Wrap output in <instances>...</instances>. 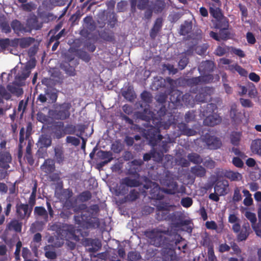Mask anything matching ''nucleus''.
Returning <instances> with one entry per match:
<instances>
[{
  "label": "nucleus",
  "instance_id": "nucleus-56",
  "mask_svg": "<svg viewBox=\"0 0 261 261\" xmlns=\"http://www.w3.org/2000/svg\"><path fill=\"white\" fill-rule=\"evenodd\" d=\"M122 96L129 101H132L135 98L134 91L129 88L122 93Z\"/></svg>",
  "mask_w": 261,
  "mask_h": 261
},
{
  "label": "nucleus",
  "instance_id": "nucleus-27",
  "mask_svg": "<svg viewBox=\"0 0 261 261\" xmlns=\"http://www.w3.org/2000/svg\"><path fill=\"white\" fill-rule=\"evenodd\" d=\"M163 184L168 188L165 191L167 193L174 194L175 190L177 188V184L173 178L168 179L167 177V179H165Z\"/></svg>",
  "mask_w": 261,
  "mask_h": 261
},
{
  "label": "nucleus",
  "instance_id": "nucleus-39",
  "mask_svg": "<svg viewBox=\"0 0 261 261\" xmlns=\"http://www.w3.org/2000/svg\"><path fill=\"white\" fill-rule=\"evenodd\" d=\"M206 228L211 230H216L217 232H220L224 228L223 222L219 225V228L216 223L214 221H206L205 223Z\"/></svg>",
  "mask_w": 261,
  "mask_h": 261
},
{
  "label": "nucleus",
  "instance_id": "nucleus-28",
  "mask_svg": "<svg viewBox=\"0 0 261 261\" xmlns=\"http://www.w3.org/2000/svg\"><path fill=\"white\" fill-rule=\"evenodd\" d=\"M51 137L47 134L41 135L38 141L40 148H48L51 145Z\"/></svg>",
  "mask_w": 261,
  "mask_h": 261
},
{
  "label": "nucleus",
  "instance_id": "nucleus-52",
  "mask_svg": "<svg viewBox=\"0 0 261 261\" xmlns=\"http://www.w3.org/2000/svg\"><path fill=\"white\" fill-rule=\"evenodd\" d=\"M97 156L101 160L113 159L112 153L110 151L100 150L96 153Z\"/></svg>",
  "mask_w": 261,
  "mask_h": 261
},
{
  "label": "nucleus",
  "instance_id": "nucleus-50",
  "mask_svg": "<svg viewBox=\"0 0 261 261\" xmlns=\"http://www.w3.org/2000/svg\"><path fill=\"white\" fill-rule=\"evenodd\" d=\"M248 88H249V91H248L249 97L251 98H256L257 96L258 92H257L256 88H255V85L253 83L250 82L248 84Z\"/></svg>",
  "mask_w": 261,
  "mask_h": 261
},
{
  "label": "nucleus",
  "instance_id": "nucleus-17",
  "mask_svg": "<svg viewBox=\"0 0 261 261\" xmlns=\"http://www.w3.org/2000/svg\"><path fill=\"white\" fill-rule=\"evenodd\" d=\"M40 169L45 175L49 174L55 171L56 166L54 161L50 158L45 159L41 165Z\"/></svg>",
  "mask_w": 261,
  "mask_h": 261
},
{
  "label": "nucleus",
  "instance_id": "nucleus-60",
  "mask_svg": "<svg viewBox=\"0 0 261 261\" xmlns=\"http://www.w3.org/2000/svg\"><path fill=\"white\" fill-rule=\"evenodd\" d=\"M204 75L199 76L200 77V84L209 83L213 80V75L210 73H203Z\"/></svg>",
  "mask_w": 261,
  "mask_h": 261
},
{
  "label": "nucleus",
  "instance_id": "nucleus-29",
  "mask_svg": "<svg viewBox=\"0 0 261 261\" xmlns=\"http://www.w3.org/2000/svg\"><path fill=\"white\" fill-rule=\"evenodd\" d=\"M228 69L232 73L237 72L242 76L247 77L248 74L247 71L237 63L229 65Z\"/></svg>",
  "mask_w": 261,
  "mask_h": 261
},
{
  "label": "nucleus",
  "instance_id": "nucleus-43",
  "mask_svg": "<svg viewBox=\"0 0 261 261\" xmlns=\"http://www.w3.org/2000/svg\"><path fill=\"white\" fill-rule=\"evenodd\" d=\"M151 158L154 159L155 161L161 160L162 157L160 153L153 151L149 153H145L143 155V160L145 161H148Z\"/></svg>",
  "mask_w": 261,
  "mask_h": 261
},
{
  "label": "nucleus",
  "instance_id": "nucleus-30",
  "mask_svg": "<svg viewBox=\"0 0 261 261\" xmlns=\"http://www.w3.org/2000/svg\"><path fill=\"white\" fill-rule=\"evenodd\" d=\"M209 35L212 38L217 41H226L230 38V36L227 33H224L220 30L219 33L211 31Z\"/></svg>",
  "mask_w": 261,
  "mask_h": 261
},
{
  "label": "nucleus",
  "instance_id": "nucleus-6",
  "mask_svg": "<svg viewBox=\"0 0 261 261\" xmlns=\"http://www.w3.org/2000/svg\"><path fill=\"white\" fill-rule=\"evenodd\" d=\"M169 221L171 222L172 227H173L179 228L186 226L187 232H191L192 231L191 227L189 226L190 221L185 219L181 215L178 214L177 212L171 213Z\"/></svg>",
  "mask_w": 261,
  "mask_h": 261
},
{
  "label": "nucleus",
  "instance_id": "nucleus-20",
  "mask_svg": "<svg viewBox=\"0 0 261 261\" xmlns=\"http://www.w3.org/2000/svg\"><path fill=\"white\" fill-rule=\"evenodd\" d=\"M221 121V117L217 114L214 113L207 116L204 119L203 123L205 125L214 126L220 123Z\"/></svg>",
  "mask_w": 261,
  "mask_h": 261
},
{
  "label": "nucleus",
  "instance_id": "nucleus-31",
  "mask_svg": "<svg viewBox=\"0 0 261 261\" xmlns=\"http://www.w3.org/2000/svg\"><path fill=\"white\" fill-rule=\"evenodd\" d=\"M192 22L191 21L186 20L184 23L180 25L179 34L182 36H186L190 33L192 29Z\"/></svg>",
  "mask_w": 261,
  "mask_h": 261
},
{
  "label": "nucleus",
  "instance_id": "nucleus-22",
  "mask_svg": "<svg viewBox=\"0 0 261 261\" xmlns=\"http://www.w3.org/2000/svg\"><path fill=\"white\" fill-rule=\"evenodd\" d=\"M229 115L232 122L236 124L240 123L242 121V115L240 112L238 111L237 106L236 104L231 105Z\"/></svg>",
  "mask_w": 261,
  "mask_h": 261
},
{
  "label": "nucleus",
  "instance_id": "nucleus-5",
  "mask_svg": "<svg viewBox=\"0 0 261 261\" xmlns=\"http://www.w3.org/2000/svg\"><path fill=\"white\" fill-rule=\"evenodd\" d=\"M233 231L237 234L238 242H242L247 240L251 232L250 224L248 222H244L242 228L239 223H235L232 226Z\"/></svg>",
  "mask_w": 261,
  "mask_h": 261
},
{
  "label": "nucleus",
  "instance_id": "nucleus-47",
  "mask_svg": "<svg viewBox=\"0 0 261 261\" xmlns=\"http://www.w3.org/2000/svg\"><path fill=\"white\" fill-rule=\"evenodd\" d=\"M174 206V205L170 204L169 203L161 202L156 205V210L158 211H170Z\"/></svg>",
  "mask_w": 261,
  "mask_h": 261
},
{
  "label": "nucleus",
  "instance_id": "nucleus-57",
  "mask_svg": "<svg viewBox=\"0 0 261 261\" xmlns=\"http://www.w3.org/2000/svg\"><path fill=\"white\" fill-rule=\"evenodd\" d=\"M165 7V3L163 0L157 1L153 7L154 10L155 12H161Z\"/></svg>",
  "mask_w": 261,
  "mask_h": 261
},
{
  "label": "nucleus",
  "instance_id": "nucleus-15",
  "mask_svg": "<svg viewBox=\"0 0 261 261\" xmlns=\"http://www.w3.org/2000/svg\"><path fill=\"white\" fill-rule=\"evenodd\" d=\"M204 138L205 143L211 149L219 148L222 145L221 140L217 137L206 134Z\"/></svg>",
  "mask_w": 261,
  "mask_h": 261
},
{
  "label": "nucleus",
  "instance_id": "nucleus-64",
  "mask_svg": "<svg viewBox=\"0 0 261 261\" xmlns=\"http://www.w3.org/2000/svg\"><path fill=\"white\" fill-rule=\"evenodd\" d=\"M123 148V145L120 141H115L112 145V149L115 153L120 152Z\"/></svg>",
  "mask_w": 261,
  "mask_h": 261
},
{
  "label": "nucleus",
  "instance_id": "nucleus-48",
  "mask_svg": "<svg viewBox=\"0 0 261 261\" xmlns=\"http://www.w3.org/2000/svg\"><path fill=\"white\" fill-rule=\"evenodd\" d=\"M217 109V106L215 103H207L206 104V107L203 109V115L207 116L208 115H211V113H214L215 111Z\"/></svg>",
  "mask_w": 261,
  "mask_h": 261
},
{
  "label": "nucleus",
  "instance_id": "nucleus-33",
  "mask_svg": "<svg viewBox=\"0 0 261 261\" xmlns=\"http://www.w3.org/2000/svg\"><path fill=\"white\" fill-rule=\"evenodd\" d=\"M22 223L16 219L12 220L7 225L9 230H14L15 232H20L22 229Z\"/></svg>",
  "mask_w": 261,
  "mask_h": 261
},
{
  "label": "nucleus",
  "instance_id": "nucleus-12",
  "mask_svg": "<svg viewBox=\"0 0 261 261\" xmlns=\"http://www.w3.org/2000/svg\"><path fill=\"white\" fill-rule=\"evenodd\" d=\"M214 26L215 29H219L220 31L227 33L230 36L231 33L229 31V19L224 15L215 19L214 21Z\"/></svg>",
  "mask_w": 261,
  "mask_h": 261
},
{
  "label": "nucleus",
  "instance_id": "nucleus-46",
  "mask_svg": "<svg viewBox=\"0 0 261 261\" xmlns=\"http://www.w3.org/2000/svg\"><path fill=\"white\" fill-rule=\"evenodd\" d=\"M24 128L22 127L20 129L19 132V145H18V156L21 157L22 154V149H23V143L24 140Z\"/></svg>",
  "mask_w": 261,
  "mask_h": 261
},
{
  "label": "nucleus",
  "instance_id": "nucleus-45",
  "mask_svg": "<svg viewBox=\"0 0 261 261\" xmlns=\"http://www.w3.org/2000/svg\"><path fill=\"white\" fill-rule=\"evenodd\" d=\"M187 157L190 162L195 164H200L203 162L200 155L196 153H189Z\"/></svg>",
  "mask_w": 261,
  "mask_h": 261
},
{
  "label": "nucleus",
  "instance_id": "nucleus-9",
  "mask_svg": "<svg viewBox=\"0 0 261 261\" xmlns=\"http://www.w3.org/2000/svg\"><path fill=\"white\" fill-rule=\"evenodd\" d=\"M33 210L27 203H17L16 205V212L19 219L23 220L28 219Z\"/></svg>",
  "mask_w": 261,
  "mask_h": 261
},
{
  "label": "nucleus",
  "instance_id": "nucleus-8",
  "mask_svg": "<svg viewBox=\"0 0 261 261\" xmlns=\"http://www.w3.org/2000/svg\"><path fill=\"white\" fill-rule=\"evenodd\" d=\"M71 107L70 102H65L59 105L55 112L58 119L64 120L68 118L70 115V110Z\"/></svg>",
  "mask_w": 261,
  "mask_h": 261
},
{
  "label": "nucleus",
  "instance_id": "nucleus-2",
  "mask_svg": "<svg viewBox=\"0 0 261 261\" xmlns=\"http://www.w3.org/2000/svg\"><path fill=\"white\" fill-rule=\"evenodd\" d=\"M79 208L82 210L81 214L74 216L76 224L84 229L96 228L100 226V220L96 216L99 211L98 205L93 204L89 207L82 205Z\"/></svg>",
  "mask_w": 261,
  "mask_h": 261
},
{
  "label": "nucleus",
  "instance_id": "nucleus-4",
  "mask_svg": "<svg viewBox=\"0 0 261 261\" xmlns=\"http://www.w3.org/2000/svg\"><path fill=\"white\" fill-rule=\"evenodd\" d=\"M52 230H56L58 234L62 235L64 233L68 235L70 239L73 240L76 242L80 240L79 236L75 234V230L73 225L67 224H54L51 226Z\"/></svg>",
  "mask_w": 261,
  "mask_h": 261
},
{
  "label": "nucleus",
  "instance_id": "nucleus-38",
  "mask_svg": "<svg viewBox=\"0 0 261 261\" xmlns=\"http://www.w3.org/2000/svg\"><path fill=\"white\" fill-rule=\"evenodd\" d=\"M170 215V211H158L156 210L155 219L159 221L164 220L169 221Z\"/></svg>",
  "mask_w": 261,
  "mask_h": 261
},
{
  "label": "nucleus",
  "instance_id": "nucleus-34",
  "mask_svg": "<svg viewBox=\"0 0 261 261\" xmlns=\"http://www.w3.org/2000/svg\"><path fill=\"white\" fill-rule=\"evenodd\" d=\"M191 172L196 176L202 177L206 174V170L202 166H195L191 167Z\"/></svg>",
  "mask_w": 261,
  "mask_h": 261
},
{
  "label": "nucleus",
  "instance_id": "nucleus-54",
  "mask_svg": "<svg viewBox=\"0 0 261 261\" xmlns=\"http://www.w3.org/2000/svg\"><path fill=\"white\" fill-rule=\"evenodd\" d=\"M0 27L3 33L8 34L11 32V27L6 20L0 21Z\"/></svg>",
  "mask_w": 261,
  "mask_h": 261
},
{
  "label": "nucleus",
  "instance_id": "nucleus-25",
  "mask_svg": "<svg viewBox=\"0 0 261 261\" xmlns=\"http://www.w3.org/2000/svg\"><path fill=\"white\" fill-rule=\"evenodd\" d=\"M162 27V20L161 18H157L150 31L149 35L151 39L154 40L156 37Z\"/></svg>",
  "mask_w": 261,
  "mask_h": 261
},
{
  "label": "nucleus",
  "instance_id": "nucleus-59",
  "mask_svg": "<svg viewBox=\"0 0 261 261\" xmlns=\"http://www.w3.org/2000/svg\"><path fill=\"white\" fill-rule=\"evenodd\" d=\"M82 15L81 11L80 10H78L75 13L71 16L69 20L71 21L72 24H76Z\"/></svg>",
  "mask_w": 261,
  "mask_h": 261
},
{
  "label": "nucleus",
  "instance_id": "nucleus-49",
  "mask_svg": "<svg viewBox=\"0 0 261 261\" xmlns=\"http://www.w3.org/2000/svg\"><path fill=\"white\" fill-rule=\"evenodd\" d=\"M7 90L12 94L20 95L22 94V89L16 85L9 84L7 86Z\"/></svg>",
  "mask_w": 261,
  "mask_h": 261
},
{
  "label": "nucleus",
  "instance_id": "nucleus-42",
  "mask_svg": "<svg viewBox=\"0 0 261 261\" xmlns=\"http://www.w3.org/2000/svg\"><path fill=\"white\" fill-rule=\"evenodd\" d=\"M139 192L137 190L133 189L124 197V199L126 202H133L136 200L139 197Z\"/></svg>",
  "mask_w": 261,
  "mask_h": 261
},
{
  "label": "nucleus",
  "instance_id": "nucleus-23",
  "mask_svg": "<svg viewBox=\"0 0 261 261\" xmlns=\"http://www.w3.org/2000/svg\"><path fill=\"white\" fill-rule=\"evenodd\" d=\"M214 63L212 61L206 60L201 62L198 67L199 72L202 73H210L213 71Z\"/></svg>",
  "mask_w": 261,
  "mask_h": 261
},
{
  "label": "nucleus",
  "instance_id": "nucleus-1",
  "mask_svg": "<svg viewBox=\"0 0 261 261\" xmlns=\"http://www.w3.org/2000/svg\"><path fill=\"white\" fill-rule=\"evenodd\" d=\"M144 235L147 238L150 243L158 247H168L177 245L182 240V238L177 232L172 233L169 229L161 230L155 229L146 230Z\"/></svg>",
  "mask_w": 261,
  "mask_h": 261
},
{
  "label": "nucleus",
  "instance_id": "nucleus-3",
  "mask_svg": "<svg viewBox=\"0 0 261 261\" xmlns=\"http://www.w3.org/2000/svg\"><path fill=\"white\" fill-rule=\"evenodd\" d=\"M132 166L128 170L130 174L134 175L137 178L132 179L129 177H125L122 179L121 184L128 187H138L141 186V183L138 179L140 175L141 163L137 160H134L131 162Z\"/></svg>",
  "mask_w": 261,
  "mask_h": 261
},
{
  "label": "nucleus",
  "instance_id": "nucleus-26",
  "mask_svg": "<svg viewBox=\"0 0 261 261\" xmlns=\"http://www.w3.org/2000/svg\"><path fill=\"white\" fill-rule=\"evenodd\" d=\"M11 27L14 32L18 35L20 33L28 32V29L24 27V25L17 19H14L11 22Z\"/></svg>",
  "mask_w": 261,
  "mask_h": 261
},
{
  "label": "nucleus",
  "instance_id": "nucleus-21",
  "mask_svg": "<svg viewBox=\"0 0 261 261\" xmlns=\"http://www.w3.org/2000/svg\"><path fill=\"white\" fill-rule=\"evenodd\" d=\"M53 133L54 138L57 139L64 137V123L62 121L55 123L53 127Z\"/></svg>",
  "mask_w": 261,
  "mask_h": 261
},
{
  "label": "nucleus",
  "instance_id": "nucleus-44",
  "mask_svg": "<svg viewBox=\"0 0 261 261\" xmlns=\"http://www.w3.org/2000/svg\"><path fill=\"white\" fill-rule=\"evenodd\" d=\"M225 176L231 181L239 180L242 178V175L238 172L232 171H226L225 173Z\"/></svg>",
  "mask_w": 261,
  "mask_h": 261
},
{
  "label": "nucleus",
  "instance_id": "nucleus-40",
  "mask_svg": "<svg viewBox=\"0 0 261 261\" xmlns=\"http://www.w3.org/2000/svg\"><path fill=\"white\" fill-rule=\"evenodd\" d=\"M19 46L22 48H25L30 46L35 42V38L31 37L19 38Z\"/></svg>",
  "mask_w": 261,
  "mask_h": 261
},
{
  "label": "nucleus",
  "instance_id": "nucleus-41",
  "mask_svg": "<svg viewBox=\"0 0 261 261\" xmlns=\"http://www.w3.org/2000/svg\"><path fill=\"white\" fill-rule=\"evenodd\" d=\"M182 92L178 90H175L171 92L170 99L172 103H177L181 102Z\"/></svg>",
  "mask_w": 261,
  "mask_h": 261
},
{
  "label": "nucleus",
  "instance_id": "nucleus-7",
  "mask_svg": "<svg viewBox=\"0 0 261 261\" xmlns=\"http://www.w3.org/2000/svg\"><path fill=\"white\" fill-rule=\"evenodd\" d=\"M214 89L210 87H202L195 96V99L199 102H205L211 99V95L213 94Z\"/></svg>",
  "mask_w": 261,
  "mask_h": 261
},
{
  "label": "nucleus",
  "instance_id": "nucleus-53",
  "mask_svg": "<svg viewBox=\"0 0 261 261\" xmlns=\"http://www.w3.org/2000/svg\"><path fill=\"white\" fill-rule=\"evenodd\" d=\"M186 84L189 87H192L200 84V77H194L185 79Z\"/></svg>",
  "mask_w": 261,
  "mask_h": 261
},
{
  "label": "nucleus",
  "instance_id": "nucleus-18",
  "mask_svg": "<svg viewBox=\"0 0 261 261\" xmlns=\"http://www.w3.org/2000/svg\"><path fill=\"white\" fill-rule=\"evenodd\" d=\"M163 258L164 261H178L177 256L174 249L170 247H164L162 252Z\"/></svg>",
  "mask_w": 261,
  "mask_h": 261
},
{
  "label": "nucleus",
  "instance_id": "nucleus-24",
  "mask_svg": "<svg viewBox=\"0 0 261 261\" xmlns=\"http://www.w3.org/2000/svg\"><path fill=\"white\" fill-rule=\"evenodd\" d=\"M228 187V182L227 180H220L217 182L215 187V192L219 194L220 196H223L227 194V188Z\"/></svg>",
  "mask_w": 261,
  "mask_h": 261
},
{
  "label": "nucleus",
  "instance_id": "nucleus-63",
  "mask_svg": "<svg viewBox=\"0 0 261 261\" xmlns=\"http://www.w3.org/2000/svg\"><path fill=\"white\" fill-rule=\"evenodd\" d=\"M188 63V58L186 55L181 56L178 63L179 69L180 70L184 69L187 66Z\"/></svg>",
  "mask_w": 261,
  "mask_h": 261
},
{
  "label": "nucleus",
  "instance_id": "nucleus-58",
  "mask_svg": "<svg viewBox=\"0 0 261 261\" xmlns=\"http://www.w3.org/2000/svg\"><path fill=\"white\" fill-rule=\"evenodd\" d=\"M64 135L66 134L73 135L76 132V126L72 124H68L64 126Z\"/></svg>",
  "mask_w": 261,
  "mask_h": 261
},
{
  "label": "nucleus",
  "instance_id": "nucleus-19",
  "mask_svg": "<svg viewBox=\"0 0 261 261\" xmlns=\"http://www.w3.org/2000/svg\"><path fill=\"white\" fill-rule=\"evenodd\" d=\"M27 25L29 28L28 32H31L32 30H40L43 26L42 22H39L37 17L33 15L29 18L27 20Z\"/></svg>",
  "mask_w": 261,
  "mask_h": 261
},
{
  "label": "nucleus",
  "instance_id": "nucleus-13",
  "mask_svg": "<svg viewBox=\"0 0 261 261\" xmlns=\"http://www.w3.org/2000/svg\"><path fill=\"white\" fill-rule=\"evenodd\" d=\"M73 193L69 189L64 190L62 193V196L63 200H65L63 204V207L71 210L75 206V202L72 200Z\"/></svg>",
  "mask_w": 261,
  "mask_h": 261
},
{
  "label": "nucleus",
  "instance_id": "nucleus-62",
  "mask_svg": "<svg viewBox=\"0 0 261 261\" xmlns=\"http://www.w3.org/2000/svg\"><path fill=\"white\" fill-rule=\"evenodd\" d=\"M127 257L129 261H139L141 255L138 252L130 251L128 253Z\"/></svg>",
  "mask_w": 261,
  "mask_h": 261
},
{
  "label": "nucleus",
  "instance_id": "nucleus-61",
  "mask_svg": "<svg viewBox=\"0 0 261 261\" xmlns=\"http://www.w3.org/2000/svg\"><path fill=\"white\" fill-rule=\"evenodd\" d=\"M210 13L211 15L215 18V19H217L223 15L220 9L218 8H214L210 7Z\"/></svg>",
  "mask_w": 261,
  "mask_h": 261
},
{
  "label": "nucleus",
  "instance_id": "nucleus-14",
  "mask_svg": "<svg viewBox=\"0 0 261 261\" xmlns=\"http://www.w3.org/2000/svg\"><path fill=\"white\" fill-rule=\"evenodd\" d=\"M31 71L28 67H24L15 77V81L13 83L17 86H22L24 84V81L29 76Z\"/></svg>",
  "mask_w": 261,
  "mask_h": 261
},
{
  "label": "nucleus",
  "instance_id": "nucleus-35",
  "mask_svg": "<svg viewBox=\"0 0 261 261\" xmlns=\"http://www.w3.org/2000/svg\"><path fill=\"white\" fill-rule=\"evenodd\" d=\"M44 93H46L47 97L49 98V103H53L56 102L58 95L57 92L55 89L46 88L45 89Z\"/></svg>",
  "mask_w": 261,
  "mask_h": 261
},
{
  "label": "nucleus",
  "instance_id": "nucleus-51",
  "mask_svg": "<svg viewBox=\"0 0 261 261\" xmlns=\"http://www.w3.org/2000/svg\"><path fill=\"white\" fill-rule=\"evenodd\" d=\"M12 158L8 152H0V162L5 164L10 163Z\"/></svg>",
  "mask_w": 261,
  "mask_h": 261
},
{
  "label": "nucleus",
  "instance_id": "nucleus-37",
  "mask_svg": "<svg viewBox=\"0 0 261 261\" xmlns=\"http://www.w3.org/2000/svg\"><path fill=\"white\" fill-rule=\"evenodd\" d=\"M250 148L252 152L261 155V139L253 140Z\"/></svg>",
  "mask_w": 261,
  "mask_h": 261
},
{
  "label": "nucleus",
  "instance_id": "nucleus-36",
  "mask_svg": "<svg viewBox=\"0 0 261 261\" xmlns=\"http://www.w3.org/2000/svg\"><path fill=\"white\" fill-rule=\"evenodd\" d=\"M34 214L35 216L42 217L44 220L48 221V213L43 206H36L34 208Z\"/></svg>",
  "mask_w": 261,
  "mask_h": 261
},
{
  "label": "nucleus",
  "instance_id": "nucleus-11",
  "mask_svg": "<svg viewBox=\"0 0 261 261\" xmlns=\"http://www.w3.org/2000/svg\"><path fill=\"white\" fill-rule=\"evenodd\" d=\"M146 135V138L149 140L150 144L152 146L157 145L163 139L159 127H153L149 129Z\"/></svg>",
  "mask_w": 261,
  "mask_h": 261
},
{
  "label": "nucleus",
  "instance_id": "nucleus-32",
  "mask_svg": "<svg viewBox=\"0 0 261 261\" xmlns=\"http://www.w3.org/2000/svg\"><path fill=\"white\" fill-rule=\"evenodd\" d=\"M177 127L183 135L191 136L196 134V131L191 128H189L186 123L183 122L179 123Z\"/></svg>",
  "mask_w": 261,
  "mask_h": 261
},
{
  "label": "nucleus",
  "instance_id": "nucleus-16",
  "mask_svg": "<svg viewBox=\"0 0 261 261\" xmlns=\"http://www.w3.org/2000/svg\"><path fill=\"white\" fill-rule=\"evenodd\" d=\"M149 0H129L130 4V11L132 13L136 12V8L140 10L146 9Z\"/></svg>",
  "mask_w": 261,
  "mask_h": 261
},
{
  "label": "nucleus",
  "instance_id": "nucleus-55",
  "mask_svg": "<svg viewBox=\"0 0 261 261\" xmlns=\"http://www.w3.org/2000/svg\"><path fill=\"white\" fill-rule=\"evenodd\" d=\"M40 17H42L45 21L49 22L55 20L57 17L53 13L48 12H42L40 14Z\"/></svg>",
  "mask_w": 261,
  "mask_h": 261
},
{
  "label": "nucleus",
  "instance_id": "nucleus-10",
  "mask_svg": "<svg viewBox=\"0 0 261 261\" xmlns=\"http://www.w3.org/2000/svg\"><path fill=\"white\" fill-rule=\"evenodd\" d=\"M53 150L54 152L53 160L57 164L63 165L67 159L63 145L60 144L56 145L54 147Z\"/></svg>",
  "mask_w": 261,
  "mask_h": 261
}]
</instances>
